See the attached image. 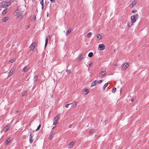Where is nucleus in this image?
<instances>
[{"label": "nucleus", "mask_w": 149, "mask_h": 149, "mask_svg": "<svg viewBox=\"0 0 149 149\" xmlns=\"http://www.w3.org/2000/svg\"><path fill=\"white\" fill-rule=\"evenodd\" d=\"M92 33L91 32H89L87 35V38H89L90 36L91 35Z\"/></svg>", "instance_id": "nucleus-27"}, {"label": "nucleus", "mask_w": 149, "mask_h": 149, "mask_svg": "<svg viewBox=\"0 0 149 149\" xmlns=\"http://www.w3.org/2000/svg\"><path fill=\"white\" fill-rule=\"evenodd\" d=\"M56 127V125H55V126H54V127H53L52 129H54V128H55Z\"/></svg>", "instance_id": "nucleus-50"}, {"label": "nucleus", "mask_w": 149, "mask_h": 149, "mask_svg": "<svg viewBox=\"0 0 149 149\" xmlns=\"http://www.w3.org/2000/svg\"><path fill=\"white\" fill-rule=\"evenodd\" d=\"M108 83H107L104 85L103 87V90H104L105 89L106 87L108 85Z\"/></svg>", "instance_id": "nucleus-18"}, {"label": "nucleus", "mask_w": 149, "mask_h": 149, "mask_svg": "<svg viewBox=\"0 0 149 149\" xmlns=\"http://www.w3.org/2000/svg\"><path fill=\"white\" fill-rule=\"evenodd\" d=\"M102 80H100L98 81H97V83H102Z\"/></svg>", "instance_id": "nucleus-37"}, {"label": "nucleus", "mask_w": 149, "mask_h": 149, "mask_svg": "<svg viewBox=\"0 0 149 149\" xmlns=\"http://www.w3.org/2000/svg\"><path fill=\"white\" fill-rule=\"evenodd\" d=\"M50 37L49 35H48L47 37V38L45 39V47H46L47 45L48 41V38H50Z\"/></svg>", "instance_id": "nucleus-8"}, {"label": "nucleus", "mask_w": 149, "mask_h": 149, "mask_svg": "<svg viewBox=\"0 0 149 149\" xmlns=\"http://www.w3.org/2000/svg\"><path fill=\"white\" fill-rule=\"evenodd\" d=\"M133 24V23H132V24H128V27H130Z\"/></svg>", "instance_id": "nucleus-36"}, {"label": "nucleus", "mask_w": 149, "mask_h": 149, "mask_svg": "<svg viewBox=\"0 0 149 149\" xmlns=\"http://www.w3.org/2000/svg\"><path fill=\"white\" fill-rule=\"evenodd\" d=\"M33 136L31 134L30 135V137H29V142L30 143L32 142L33 141V140L32 139Z\"/></svg>", "instance_id": "nucleus-12"}, {"label": "nucleus", "mask_w": 149, "mask_h": 149, "mask_svg": "<svg viewBox=\"0 0 149 149\" xmlns=\"http://www.w3.org/2000/svg\"><path fill=\"white\" fill-rule=\"evenodd\" d=\"M8 19V18L7 17H4L3 19V22H6Z\"/></svg>", "instance_id": "nucleus-26"}, {"label": "nucleus", "mask_w": 149, "mask_h": 149, "mask_svg": "<svg viewBox=\"0 0 149 149\" xmlns=\"http://www.w3.org/2000/svg\"><path fill=\"white\" fill-rule=\"evenodd\" d=\"M11 3V1H10L8 2H4V5L6 6H9Z\"/></svg>", "instance_id": "nucleus-11"}, {"label": "nucleus", "mask_w": 149, "mask_h": 149, "mask_svg": "<svg viewBox=\"0 0 149 149\" xmlns=\"http://www.w3.org/2000/svg\"><path fill=\"white\" fill-rule=\"evenodd\" d=\"M7 10L5 9L4 11H3V12H4V13L5 14H6L7 12Z\"/></svg>", "instance_id": "nucleus-38"}, {"label": "nucleus", "mask_w": 149, "mask_h": 149, "mask_svg": "<svg viewBox=\"0 0 149 149\" xmlns=\"http://www.w3.org/2000/svg\"><path fill=\"white\" fill-rule=\"evenodd\" d=\"M54 120V122H53V124L54 125H56L58 123V120Z\"/></svg>", "instance_id": "nucleus-24"}, {"label": "nucleus", "mask_w": 149, "mask_h": 149, "mask_svg": "<svg viewBox=\"0 0 149 149\" xmlns=\"http://www.w3.org/2000/svg\"><path fill=\"white\" fill-rule=\"evenodd\" d=\"M117 64L116 63L114 64V66H117Z\"/></svg>", "instance_id": "nucleus-49"}, {"label": "nucleus", "mask_w": 149, "mask_h": 149, "mask_svg": "<svg viewBox=\"0 0 149 149\" xmlns=\"http://www.w3.org/2000/svg\"><path fill=\"white\" fill-rule=\"evenodd\" d=\"M137 11V10H133L132 11V12L133 13H134L136 12Z\"/></svg>", "instance_id": "nucleus-39"}, {"label": "nucleus", "mask_w": 149, "mask_h": 149, "mask_svg": "<svg viewBox=\"0 0 149 149\" xmlns=\"http://www.w3.org/2000/svg\"><path fill=\"white\" fill-rule=\"evenodd\" d=\"M97 83V81H93L91 84V86L92 87L95 85Z\"/></svg>", "instance_id": "nucleus-10"}, {"label": "nucleus", "mask_w": 149, "mask_h": 149, "mask_svg": "<svg viewBox=\"0 0 149 149\" xmlns=\"http://www.w3.org/2000/svg\"><path fill=\"white\" fill-rule=\"evenodd\" d=\"M36 45V43L35 42H33L31 45L30 47L31 49L33 51L35 48V46Z\"/></svg>", "instance_id": "nucleus-4"}, {"label": "nucleus", "mask_w": 149, "mask_h": 149, "mask_svg": "<svg viewBox=\"0 0 149 149\" xmlns=\"http://www.w3.org/2000/svg\"><path fill=\"white\" fill-rule=\"evenodd\" d=\"M135 99L134 98H133L132 99L131 101L133 102L134 100Z\"/></svg>", "instance_id": "nucleus-46"}, {"label": "nucleus", "mask_w": 149, "mask_h": 149, "mask_svg": "<svg viewBox=\"0 0 149 149\" xmlns=\"http://www.w3.org/2000/svg\"><path fill=\"white\" fill-rule=\"evenodd\" d=\"M10 127L9 126H6L5 127V128L6 129L5 131V132L7 130H8L9 128Z\"/></svg>", "instance_id": "nucleus-28"}, {"label": "nucleus", "mask_w": 149, "mask_h": 149, "mask_svg": "<svg viewBox=\"0 0 149 149\" xmlns=\"http://www.w3.org/2000/svg\"><path fill=\"white\" fill-rule=\"evenodd\" d=\"M28 68L27 67H25L23 69V70L24 72H26L28 71Z\"/></svg>", "instance_id": "nucleus-20"}, {"label": "nucleus", "mask_w": 149, "mask_h": 149, "mask_svg": "<svg viewBox=\"0 0 149 149\" xmlns=\"http://www.w3.org/2000/svg\"><path fill=\"white\" fill-rule=\"evenodd\" d=\"M107 120H105V122H107Z\"/></svg>", "instance_id": "nucleus-55"}, {"label": "nucleus", "mask_w": 149, "mask_h": 149, "mask_svg": "<svg viewBox=\"0 0 149 149\" xmlns=\"http://www.w3.org/2000/svg\"><path fill=\"white\" fill-rule=\"evenodd\" d=\"M116 90V88H113L112 90V92L113 93H115Z\"/></svg>", "instance_id": "nucleus-25"}, {"label": "nucleus", "mask_w": 149, "mask_h": 149, "mask_svg": "<svg viewBox=\"0 0 149 149\" xmlns=\"http://www.w3.org/2000/svg\"><path fill=\"white\" fill-rule=\"evenodd\" d=\"M15 61L14 59H11L9 61V62H10V63H13Z\"/></svg>", "instance_id": "nucleus-33"}, {"label": "nucleus", "mask_w": 149, "mask_h": 149, "mask_svg": "<svg viewBox=\"0 0 149 149\" xmlns=\"http://www.w3.org/2000/svg\"><path fill=\"white\" fill-rule=\"evenodd\" d=\"M38 78V75H36L34 76V79H33V80L35 82L36 81Z\"/></svg>", "instance_id": "nucleus-17"}, {"label": "nucleus", "mask_w": 149, "mask_h": 149, "mask_svg": "<svg viewBox=\"0 0 149 149\" xmlns=\"http://www.w3.org/2000/svg\"><path fill=\"white\" fill-rule=\"evenodd\" d=\"M93 53L92 52H90L88 54V57H92L93 56Z\"/></svg>", "instance_id": "nucleus-23"}, {"label": "nucleus", "mask_w": 149, "mask_h": 149, "mask_svg": "<svg viewBox=\"0 0 149 149\" xmlns=\"http://www.w3.org/2000/svg\"><path fill=\"white\" fill-rule=\"evenodd\" d=\"M2 4L3 5V3H2V4L1 3V4H0V6L1 7H3V5H2Z\"/></svg>", "instance_id": "nucleus-45"}, {"label": "nucleus", "mask_w": 149, "mask_h": 149, "mask_svg": "<svg viewBox=\"0 0 149 149\" xmlns=\"http://www.w3.org/2000/svg\"><path fill=\"white\" fill-rule=\"evenodd\" d=\"M66 104L65 106V107H66V108H68V106L70 104Z\"/></svg>", "instance_id": "nucleus-35"}, {"label": "nucleus", "mask_w": 149, "mask_h": 149, "mask_svg": "<svg viewBox=\"0 0 149 149\" xmlns=\"http://www.w3.org/2000/svg\"><path fill=\"white\" fill-rule=\"evenodd\" d=\"M41 126V125L40 124L38 126L37 128L36 129V131H37L39 129Z\"/></svg>", "instance_id": "nucleus-30"}, {"label": "nucleus", "mask_w": 149, "mask_h": 149, "mask_svg": "<svg viewBox=\"0 0 149 149\" xmlns=\"http://www.w3.org/2000/svg\"><path fill=\"white\" fill-rule=\"evenodd\" d=\"M136 2L135 1V0H133L132 3H131L130 6L131 8H133V6L136 4Z\"/></svg>", "instance_id": "nucleus-6"}, {"label": "nucleus", "mask_w": 149, "mask_h": 149, "mask_svg": "<svg viewBox=\"0 0 149 149\" xmlns=\"http://www.w3.org/2000/svg\"><path fill=\"white\" fill-rule=\"evenodd\" d=\"M23 15L22 14H21L17 16V18L18 19H21L23 17Z\"/></svg>", "instance_id": "nucleus-16"}, {"label": "nucleus", "mask_w": 149, "mask_h": 149, "mask_svg": "<svg viewBox=\"0 0 149 149\" xmlns=\"http://www.w3.org/2000/svg\"><path fill=\"white\" fill-rule=\"evenodd\" d=\"M73 104L74 105H75V107H76V106H77V103H76V102H74V103H73Z\"/></svg>", "instance_id": "nucleus-41"}, {"label": "nucleus", "mask_w": 149, "mask_h": 149, "mask_svg": "<svg viewBox=\"0 0 149 149\" xmlns=\"http://www.w3.org/2000/svg\"><path fill=\"white\" fill-rule=\"evenodd\" d=\"M94 131H95V130H90L89 131V132L90 133V134L92 133Z\"/></svg>", "instance_id": "nucleus-31"}, {"label": "nucleus", "mask_w": 149, "mask_h": 149, "mask_svg": "<svg viewBox=\"0 0 149 149\" xmlns=\"http://www.w3.org/2000/svg\"><path fill=\"white\" fill-rule=\"evenodd\" d=\"M60 116L59 115H57L54 118V120H58V119L59 118Z\"/></svg>", "instance_id": "nucleus-22"}, {"label": "nucleus", "mask_w": 149, "mask_h": 149, "mask_svg": "<svg viewBox=\"0 0 149 149\" xmlns=\"http://www.w3.org/2000/svg\"><path fill=\"white\" fill-rule=\"evenodd\" d=\"M40 3L42 6H43V5H44L43 0H42V1L40 2Z\"/></svg>", "instance_id": "nucleus-32"}, {"label": "nucleus", "mask_w": 149, "mask_h": 149, "mask_svg": "<svg viewBox=\"0 0 149 149\" xmlns=\"http://www.w3.org/2000/svg\"><path fill=\"white\" fill-rule=\"evenodd\" d=\"M14 72V71L13 70V69H12L8 73V76H9V77H10L12 75V74H13Z\"/></svg>", "instance_id": "nucleus-7"}, {"label": "nucleus", "mask_w": 149, "mask_h": 149, "mask_svg": "<svg viewBox=\"0 0 149 149\" xmlns=\"http://www.w3.org/2000/svg\"><path fill=\"white\" fill-rule=\"evenodd\" d=\"M83 91L84 93L85 92L86 93H85V94H86L89 92V90L87 89H86L85 90H83Z\"/></svg>", "instance_id": "nucleus-19"}, {"label": "nucleus", "mask_w": 149, "mask_h": 149, "mask_svg": "<svg viewBox=\"0 0 149 149\" xmlns=\"http://www.w3.org/2000/svg\"><path fill=\"white\" fill-rule=\"evenodd\" d=\"M11 141V140L10 139V138H9L8 139L6 140V145L8 144Z\"/></svg>", "instance_id": "nucleus-21"}, {"label": "nucleus", "mask_w": 149, "mask_h": 149, "mask_svg": "<svg viewBox=\"0 0 149 149\" xmlns=\"http://www.w3.org/2000/svg\"><path fill=\"white\" fill-rule=\"evenodd\" d=\"M71 125H70V126H69V127H71Z\"/></svg>", "instance_id": "nucleus-54"}, {"label": "nucleus", "mask_w": 149, "mask_h": 149, "mask_svg": "<svg viewBox=\"0 0 149 149\" xmlns=\"http://www.w3.org/2000/svg\"><path fill=\"white\" fill-rule=\"evenodd\" d=\"M135 18L136 19H137L138 18V14H136L135 15Z\"/></svg>", "instance_id": "nucleus-34"}, {"label": "nucleus", "mask_w": 149, "mask_h": 149, "mask_svg": "<svg viewBox=\"0 0 149 149\" xmlns=\"http://www.w3.org/2000/svg\"><path fill=\"white\" fill-rule=\"evenodd\" d=\"M43 8H44V5H43V6H42V9H43Z\"/></svg>", "instance_id": "nucleus-51"}, {"label": "nucleus", "mask_w": 149, "mask_h": 149, "mask_svg": "<svg viewBox=\"0 0 149 149\" xmlns=\"http://www.w3.org/2000/svg\"><path fill=\"white\" fill-rule=\"evenodd\" d=\"M85 55L84 54H83L80 56H79L78 59L79 61H81L83 58H84L85 57Z\"/></svg>", "instance_id": "nucleus-9"}, {"label": "nucleus", "mask_w": 149, "mask_h": 149, "mask_svg": "<svg viewBox=\"0 0 149 149\" xmlns=\"http://www.w3.org/2000/svg\"><path fill=\"white\" fill-rule=\"evenodd\" d=\"M66 71L68 74H70L71 73V71L70 70H68L67 69L66 70Z\"/></svg>", "instance_id": "nucleus-29"}, {"label": "nucleus", "mask_w": 149, "mask_h": 149, "mask_svg": "<svg viewBox=\"0 0 149 149\" xmlns=\"http://www.w3.org/2000/svg\"><path fill=\"white\" fill-rule=\"evenodd\" d=\"M53 137V135H51L49 137V139H51Z\"/></svg>", "instance_id": "nucleus-40"}, {"label": "nucleus", "mask_w": 149, "mask_h": 149, "mask_svg": "<svg viewBox=\"0 0 149 149\" xmlns=\"http://www.w3.org/2000/svg\"><path fill=\"white\" fill-rule=\"evenodd\" d=\"M99 50H102L105 49V46L103 44H100L99 45Z\"/></svg>", "instance_id": "nucleus-2"}, {"label": "nucleus", "mask_w": 149, "mask_h": 149, "mask_svg": "<svg viewBox=\"0 0 149 149\" xmlns=\"http://www.w3.org/2000/svg\"><path fill=\"white\" fill-rule=\"evenodd\" d=\"M131 22L132 23H134L136 22L137 19L135 18V16L134 15H132L131 17Z\"/></svg>", "instance_id": "nucleus-1"}, {"label": "nucleus", "mask_w": 149, "mask_h": 149, "mask_svg": "<svg viewBox=\"0 0 149 149\" xmlns=\"http://www.w3.org/2000/svg\"><path fill=\"white\" fill-rule=\"evenodd\" d=\"M75 143V141L72 142H71L70 143H69V148H71L72 147V146H73V145Z\"/></svg>", "instance_id": "nucleus-13"}, {"label": "nucleus", "mask_w": 149, "mask_h": 149, "mask_svg": "<svg viewBox=\"0 0 149 149\" xmlns=\"http://www.w3.org/2000/svg\"><path fill=\"white\" fill-rule=\"evenodd\" d=\"M97 40H98L101 39L102 36L98 34L97 36Z\"/></svg>", "instance_id": "nucleus-14"}, {"label": "nucleus", "mask_w": 149, "mask_h": 149, "mask_svg": "<svg viewBox=\"0 0 149 149\" xmlns=\"http://www.w3.org/2000/svg\"><path fill=\"white\" fill-rule=\"evenodd\" d=\"M17 112H18V111L17 110H15V112L16 113H17Z\"/></svg>", "instance_id": "nucleus-47"}, {"label": "nucleus", "mask_w": 149, "mask_h": 149, "mask_svg": "<svg viewBox=\"0 0 149 149\" xmlns=\"http://www.w3.org/2000/svg\"><path fill=\"white\" fill-rule=\"evenodd\" d=\"M92 64H93L92 63H91L89 64V65L90 66H91L92 65Z\"/></svg>", "instance_id": "nucleus-44"}, {"label": "nucleus", "mask_w": 149, "mask_h": 149, "mask_svg": "<svg viewBox=\"0 0 149 149\" xmlns=\"http://www.w3.org/2000/svg\"><path fill=\"white\" fill-rule=\"evenodd\" d=\"M25 95V94L24 93L23 94V95H22L23 96H24V95Z\"/></svg>", "instance_id": "nucleus-53"}, {"label": "nucleus", "mask_w": 149, "mask_h": 149, "mask_svg": "<svg viewBox=\"0 0 149 149\" xmlns=\"http://www.w3.org/2000/svg\"><path fill=\"white\" fill-rule=\"evenodd\" d=\"M129 64L128 63H125L122 67V69L124 70L126 69L129 66Z\"/></svg>", "instance_id": "nucleus-3"}, {"label": "nucleus", "mask_w": 149, "mask_h": 149, "mask_svg": "<svg viewBox=\"0 0 149 149\" xmlns=\"http://www.w3.org/2000/svg\"><path fill=\"white\" fill-rule=\"evenodd\" d=\"M50 1L52 2H54L55 1V0H50Z\"/></svg>", "instance_id": "nucleus-42"}, {"label": "nucleus", "mask_w": 149, "mask_h": 149, "mask_svg": "<svg viewBox=\"0 0 149 149\" xmlns=\"http://www.w3.org/2000/svg\"><path fill=\"white\" fill-rule=\"evenodd\" d=\"M33 18L34 19H35L36 18V15H34L33 16Z\"/></svg>", "instance_id": "nucleus-48"}, {"label": "nucleus", "mask_w": 149, "mask_h": 149, "mask_svg": "<svg viewBox=\"0 0 149 149\" xmlns=\"http://www.w3.org/2000/svg\"><path fill=\"white\" fill-rule=\"evenodd\" d=\"M71 32V29L70 28L69 29V30H68V31L66 32V35L67 36Z\"/></svg>", "instance_id": "nucleus-15"}, {"label": "nucleus", "mask_w": 149, "mask_h": 149, "mask_svg": "<svg viewBox=\"0 0 149 149\" xmlns=\"http://www.w3.org/2000/svg\"><path fill=\"white\" fill-rule=\"evenodd\" d=\"M26 26H27L26 29H28L29 28V27H30V26L29 25H27Z\"/></svg>", "instance_id": "nucleus-43"}, {"label": "nucleus", "mask_w": 149, "mask_h": 149, "mask_svg": "<svg viewBox=\"0 0 149 149\" xmlns=\"http://www.w3.org/2000/svg\"><path fill=\"white\" fill-rule=\"evenodd\" d=\"M47 13V17H48V15H49V13L48 12Z\"/></svg>", "instance_id": "nucleus-52"}, {"label": "nucleus", "mask_w": 149, "mask_h": 149, "mask_svg": "<svg viewBox=\"0 0 149 149\" xmlns=\"http://www.w3.org/2000/svg\"><path fill=\"white\" fill-rule=\"evenodd\" d=\"M106 74V72L105 71H102L99 74V76L101 77L104 76Z\"/></svg>", "instance_id": "nucleus-5"}]
</instances>
